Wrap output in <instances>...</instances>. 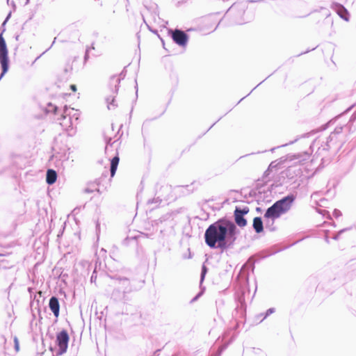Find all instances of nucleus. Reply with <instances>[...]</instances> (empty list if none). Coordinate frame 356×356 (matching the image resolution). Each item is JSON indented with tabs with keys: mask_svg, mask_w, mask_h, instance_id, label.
Returning a JSON list of instances; mask_svg holds the SVG:
<instances>
[{
	"mask_svg": "<svg viewBox=\"0 0 356 356\" xmlns=\"http://www.w3.org/2000/svg\"><path fill=\"white\" fill-rule=\"evenodd\" d=\"M238 233L232 221L220 218L207 228L204 241L210 248L225 250L234 244Z\"/></svg>",
	"mask_w": 356,
	"mask_h": 356,
	"instance_id": "1",
	"label": "nucleus"
},
{
	"mask_svg": "<svg viewBox=\"0 0 356 356\" xmlns=\"http://www.w3.org/2000/svg\"><path fill=\"white\" fill-rule=\"evenodd\" d=\"M72 112H74L73 108L65 106L60 117L56 119L63 129L66 131L68 136H73L76 134V129L73 127L74 122L72 118Z\"/></svg>",
	"mask_w": 356,
	"mask_h": 356,
	"instance_id": "2",
	"label": "nucleus"
},
{
	"mask_svg": "<svg viewBox=\"0 0 356 356\" xmlns=\"http://www.w3.org/2000/svg\"><path fill=\"white\" fill-rule=\"evenodd\" d=\"M115 289L112 293V296L115 300H122L125 298V294L132 291V286L130 280L127 277H118L115 278Z\"/></svg>",
	"mask_w": 356,
	"mask_h": 356,
	"instance_id": "3",
	"label": "nucleus"
},
{
	"mask_svg": "<svg viewBox=\"0 0 356 356\" xmlns=\"http://www.w3.org/2000/svg\"><path fill=\"white\" fill-rule=\"evenodd\" d=\"M53 150L54 154L51 159L54 161L56 166L58 168L64 167V163L68 161L70 159V148L67 146L60 148L56 145L53 147Z\"/></svg>",
	"mask_w": 356,
	"mask_h": 356,
	"instance_id": "4",
	"label": "nucleus"
},
{
	"mask_svg": "<svg viewBox=\"0 0 356 356\" xmlns=\"http://www.w3.org/2000/svg\"><path fill=\"white\" fill-rule=\"evenodd\" d=\"M0 63L1 65L2 72L0 75V80L8 72L9 67V60L8 57V49L6 41L2 34H0Z\"/></svg>",
	"mask_w": 356,
	"mask_h": 356,
	"instance_id": "5",
	"label": "nucleus"
},
{
	"mask_svg": "<svg viewBox=\"0 0 356 356\" xmlns=\"http://www.w3.org/2000/svg\"><path fill=\"white\" fill-rule=\"evenodd\" d=\"M69 334L65 330H63L56 334V344L58 347L57 355H63L66 353L68 342H69Z\"/></svg>",
	"mask_w": 356,
	"mask_h": 356,
	"instance_id": "6",
	"label": "nucleus"
},
{
	"mask_svg": "<svg viewBox=\"0 0 356 356\" xmlns=\"http://www.w3.org/2000/svg\"><path fill=\"white\" fill-rule=\"evenodd\" d=\"M249 208L247 206L235 208L234 216L236 224L239 227H245L247 225V220L244 216L249 212Z\"/></svg>",
	"mask_w": 356,
	"mask_h": 356,
	"instance_id": "7",
	"label": "nucleus"
},
{
	"mask_svg": "<svg viewBox=\"0 0 356 356\" xmlns=\"http://www.w3.org/2000/svg\"><path fill=\"white\" fill-rule=\"evenodd\" d=\"M282 214V212L274 203L272 206L267 209L264 218V219H267L268 225L269 223H271V225H274L275 220L279 218Z\"/></svg>",
	"mask_w": 356,
	"mask_h": 356,
	"instance_id": "8",
	"label": "nucleus"
},
{
	"mask_svg": "<svg viewBox=\"0 0 356 356\" xmlns=\"http://www.w3.org/2000/svg\"><path fill=\"white\" fill-rule=\"evenodd\" d=\"M295 196L293 194L288 195L286 197L276 201L275 204L277 206L280 210L282 212V213H286L290 210L294 200Z\"/></svg>",
	"mask_w": 356,
	"mask_h": 356,
	"instance_id": "9",
	"label": "nucleus"
},
{
	"mask_svg": "<svg viewBox=\"0 0 356 356\" xmlns=\"http://www.w3.org/2000/svg\"><path fill=\"white\" fill-rule=\"evenodd\" d=\"M171 37L173 41L181 47H184L186 45L188 36V35L183 31L179 29H175V31H171Z\"/></svg>",
	"mask_w": 356,
	"mask_h": 356,
	"instance_id": "10",
	"label": "nucleus"
},
{
	"mask_svg": "<svg viewBox=\"0 0 356 356\" xmlns=\"http://www.w3.org/2000/svg\"><path fill=\"white\" fill-rule=\"evenodd\" d=\"M332 8L335 10L341 18L346 22L349 21V13L347 9L339 3H332Z\"/></svg>",
	"mask_w": 356,
	"mask_h": 356,
	"instance_id": "11",
	"label": "nucleus"
},
{
	"mask_svg": "<svg viewBox=\"0 0 356 356\" xmlns=\"http://www.w3.org/2000/svg\"><path fill=\"white\" fill-rule=\"evenodd\" d=\"M310 157V154L305 152L303 153L295 154L293 155H289L287 159L290 161H297L296 163H302V162L308 160Z\"/></svg>",
	"mask_w": 356,
	"mask_h": 356,
	"instance_id": "12",
	"label": "nucleus"
},
{
	"mask_svg": "<svg viewBox=\"0 0 356 356\" xmlns=\"http://www.w3.org/2000/svg\"><path fill=\"white\" fill-rule=\"evenodd\" d=\"M49 307L54 315L58 317L59 316L60 305L58 299L56 296H52L49 299Z\"/></svg>",
	"mask_w": 356,
	"mask_h": 356,
	"instance_id": "13",
	"label": "nucleus"
},
{
	"mask_svg": "<svg viewBox=\"0 0 356 356\" xmlns=\"http://www.w3.org/2000/svg\"><path fill=\"white\" fill-rule=\"evenodd\" d=\"M342 127H337L327 139V146L330 148L333 145V142L337 140V136L342 132Z\"/></svg>",
	"mask_w": 356,
	"mask_h": 356,
	"instance_id": "14",
	"label": "nucleus"
},
{
	"mask_svg": "<svg viewBox=\"0 0 356 356\" xmlns=\"http://www.w3.org/2000/svg\"><path fill=\"white\" fill-rule=\"evenodd\" d=\"M57 179V173L54 170L49 169L47 171L46 181L48 184L52 185L54 184Z\"/></svg>",
	"mask_w": 356,
	"mask_h": 356,
	"instance_id": "15",
	"label": "nucleus"
},
{
	"mask_svg": "<svg viewBox=\"0 0 356 356\" xmlns=\"http://www.w3.org/2000/svg\"><path fill=\"white\" fill-rule=\"evenodd\" d=\"M252 227L257 233H261L264 230V225L260 217H255L253 219Z\"/></svg>",
	"mask_w": 356,
	"mask_h": 356,
	"instance_id": "16",
	"label": "nucleus"
},
{
	"mask_svg": "<svg viewBox=\"0 0 356 356\" xmlns=\"http://www.w3.org/2000/svg\"><path fill=\"white\" fill-rule=\"evenodd\" d=\"M120 158L118 155L113 156L112 159L111 160V167H110V172H111V177H113L117 170L118 165L119 164Z\"/></svg>",
	"mask_w": 356,
	"mask_h": 356,
	"instance_id": "17",
	"label": "nucleus"
},
{
	"mask_svg": "<svg viewBox=\"0 0 356 356\" xmlns=\"http://www.w3.org/2000/svg\"><path fill=\"white\" fill-rule=\"evenodd\" d=\"M120 83V78L118 76H113L111 77L110 81L111 86H113L114 88H112V92L114 94H117L118 91V86Z\"/></svg>",
	"mask_w": 356,
	"mask_h": 356,
	"instance_id": "18",
	"label": "nucleus"
},
{
	"mask_svg": "<svg viewBox=\"0 0 356 356\" xmlns=\"http://www.w3.org/2000/svg\"><path fill=\"white\" fill-rule=\"evenodd\" d=\"M106 101L108 110H112L116 108L117 104H115V96L107 97Z\"/></svg>",
	"mask_w": 356,
	"mask_h": 356,
	"instance_id": "19",
	"label": "nucleus"
},
{
	"mask_svg": "<svg viewBox=\"0 0 356 356\" xmlns=\"http://www.w3.org/2000/svg\"><path fill=\"white\" fill-rule=\"evenodd\" d=\"M140 236H145V237H147V234H143V233H140V235L138 236H128L127 238H125V240L124 241V243L126 244V245H128L129 244V241L130 240H137L138 237Z\"/></svg>",
	"mask_w": 356,
	"mask_h": 356,
	"instance_id": "20",
	"label": "nucleus"
},
{
	"mask_svg": "<svg viewBox=\"0 0 356 356\" xmlns=\"http://www.w3.org/2000/svg\"><path fill=\"white\" fill-rule=\"evenodd\" d=\"M218 26V24L217 25H213L211 26L210 28L209 29H204V28H202V31L205 32L206 33H211V32H213V31H215L216 29Z\"/></svg>",
	"mask_w": 356,
	"mask_h": 356,
	"instance_id": "21",
	"label": "nucleus"
},
{
	"mask_svg": "<svg viewBox=\"0 0 356 356\" xmlns=\"http://www.w3.org/2000/svg\"><path fill=\"white\" fill-rule=\"evenodd\" d=\"M79 117V113L77 112V111H75L74 109V112H72V121H77Z\"/></svg>",
	"mask_w": 356,
	"mask_h": 356,
	"instance_id": "22",
	"label": "nucleus"
},
{
	"mask_svg": "<svg viewBox=\"0 0 356 356\" xmlns=\"http://www.w3.org/2000/svg\"><path fill=\"white\" fill-rule=\"evenodd\" d=\"M298 140V138H296L295 140H293V141H291L289 142V143H286L284 145H280V146H278L277 147H273L272 149H270V152H273L277 148H280V147H285L286 145H292L295 142H296Z\"/></svg>",
	"mask_w": 356,
	"mask_h": 356,
	"instance_id": "23",
	"label": "nucleus"
},
{
	"mask_svg": "<svg viewBox=\"0 0 356 356\" xmlns=\"http://www.w3.org/2000/svg\"><path fill=\"white\" fill-rule=\"evenodd\" d=\"M265 225H266V229H268L270 232H273L275 230V227H274V225H271V223H269L268 225H267V219H265Z\"/></svg>",
	"mask_w": 356,
	"mask_h": 356,
	"instance_id": "24",
	"label": "nucleus"
},
{
	"mask_svg": "<svg viewBox=\"0 0 356 356\" xmlns=\"http://www.w3.org/2000/svg\"><path fill=\"white\" fill-rule=\"evenodd\" d=\"M275 312V309L274 308H270L268 309L266 314H265V316H264L263 319L266 318L267 316H268L269 315H270L271 314L274 313Z\"/></svg>",
	"mask_w": 356,
	"mask_h": 356,
	"instance_id": "25",
	"label": "nucleus"
},
{
	"mask_svg": "<svg viewBox=\"0 0 356 356\" xmlns=\"http://www.w3.org/2000/svg\"><path fill=\"white\" fill-rule=\"evenodd\" d=\"M95 191H99L97 188H95V189H92V188H86L84 189V192L86 193H93Z\"/></svg>",
	"mask_w": 356,
	"mask_h": 356,
	"instance_id": "26",
	"label": "nucleus"
},
{
	"mask_svg": "<svg viewBox=\"0 0 356 356\" xmlns=\"http://www.w3.org/2000/svg\"><path fill=\"white\" fill-rule=\"evenodd\" d=\"M207 272V268L204 266H203L201 273V280H203L204 278L205 273Z\"/></svg>",
	"mask_w": 356,
	"mask_h": 356,
	"instance_id": "27",
	"label": "nucleus"
},
{
	"mask_svg": "<svg viewBox=\"0 0 356 356\" xmlns=\"http://www.w3.org/2000/svg\"><path fill=\"white\" fill-rule=\"evenodd\" d=\"M333 215L336 218H338V217H339L341 215V211L339 210L334 209V211H333Z\"/></svg>",
	"mask_w": 356,
	"mask_h": 356,
	"instance_id": "28",
	"label": "nucleus"
},
{
	"mask_svg": "<svg viewBox=\"0 0 356 356\" xmlns=\"http://www.w3.org/2000/svg\"><path fill=\"white\" fill-rule=\"evenodd\" d=\"M225 348V347H221L219 348L218 353H216L215 355H211V356H220L222 352L223 351V350Z\"/></svg>",
	"mask_w": 356,
	"mask_h": 356,
	"instance_id": "29",
	"label": "nucleus"
},
{
	"mask_svg": "<svg viewBox=\"0 0 356 356\" xmlns=\"http://www.w3.org/2000/svg\"><path fill=\"white\" fill-rule=\"evenodd\" d=\"M14 341H15V348L17 350H19V342H18V339L17 337H15Z\"/></svg>",
	"mask_w": 356,
	"mask_h": 356,
	"instance_id": "30",
	"label": "nucleus"
},
{
	"mask_svg": "<svg viewBox=\"0 0 356 356\" xmlns=\"http://www.w3.org/2000/svg\"><path fill=\"white\" fill-rule=\"evenodd\" d=\"M111 142V138H109L108 140L106 142V149H105L106 152H107L108 150V145H110Z\"/></svg>",
	"mask_w": 356,
	"mask_h": 356,
	"instance_id": "31",
	"label": "nucleus"
},
{
	"mask_svg": "<svg viewBox=\"0 0 356 356\" xmlns=\"http://www.w3.org/2000/svg\"><path fill=\"white\" fill-rule=\"evenodd\" d=\"M70 88L74 92L76 91V86L75 85H71Z\"/></svg>",
	"mask_w": 356,
	"mask_h": 356,
	"instance_id": "32",
	"label": "nucleus"
},
{
	"mask_svg": "<svg viewBox=\"0 0 356 356\" xmlns=\"http://www.w3.org/2000/svg\"><path fill=\"white\" fill-rule=\"evenodd\" d=\"M160 351V349L156 350V351H154V355L152 356H158L159 355Z\"/></svg>",
	"mask_w": 356,
	"mask_h": 356,
	"instance_id": "33",
	"label": "nucleus"
},
{
	"mask_svg": "<svg viewBox=\"0 0 356 356\" xmlns=\"http://www.w3.org/2000/svg\"><path fill=\"white\" fill-rule=\"evenodd\" d=\"M88 57H89L88 53V51H86V54L84 56V60H85V62L88 60Z\"/></svg>",
	"mask_w": 356,
	"mask_h": 356,
	"instance_id": "34",
	"label": "nucleus"
},
{
	"mask_svg": "<svg viewBox=\"0 0 356 356\" xmlns=\"http://www.w3.org/2000/svg\"><path fill=\"white\" fill-rule=\"evenodd\" d=\"M200 296V293L197 294L193 300H192V302L193 301H195L198 298L199 296Z\"/></svg>",
	"mask_w": 356,
	"mask_h": 356,
	"instance_id": "35",
	"label": "nucleus"
},
{
	"mask_svg": "<svg viewBox=\"0 0 356 356\" xmlns=\"http://www.w3.org/2000/svg\"><path fill=\"white\" fill-rule=\"evenodd\" d=\"M236 7V5L235 4H233L229 9V10H232L234 9V8Z\"/></svg>",
	"mask_w": 356,
	"mask_h": 356,
	"instance_id": "36",
	"label": "nucleus"
},
{
	"mask_svg": "<svg viewBox=\"0 0 356 356\" xmlns=\"http://www.w3.org/2000/svg\"><path fill=\"white\" fill-rule=\"evenodd\" d=\"M96 279V277L94 276V273L91 276V282H93Z\"/></svg>",
	"mask_w": 356,
	"mask_h": 356,
	"instance_id": "37",
	"label": "nucleus"
},
{
	"mask_svg": "<svg viewBox=\"0 0 356 356\" xmlns=\"http://www.w3.org/2000/svg\"><path fill=\"white\" fill-rule=\"evenodd\" d=\"M54 112H55V113H56L57 110H58V108H57L56 106H54Z\"/></svg>",
	"mask_w": 356,
	"mask_h": 356,
	"instance_id": "38",
	"label": "nucleus"
},
{
	"mask_svg": "<svg viewBox=\"0 0 356 356\" xmlns=\"http://www.w3.org/2000/svg\"><path fill=\"white\" fill-rule=\"evenodd\" d=\"M204 21H205V22H210V19H209V18L205 19Z\"/></svg>",
	"mask_w": 356,
	"mask_h": 356,
	"instance_id": "39",
	"label": "nucleus"
},
{
	"mask_svg": "<svg viewBox=\"0 0 356 356\" xmlns=\"http://www.w3.org/2000/svg\"><path fill=\"white\" fill-rule=\"evenodd\" d=\"M56 40V38H54V41H53V42H52L51 46L54 44V42H55V40Z\"/></svg>",
	"mask_w": 356,
	"mask_h": 356,
	"instance_id": "40",
	"label": "nucleus"
},
{
	"mask_svg": "<svg viewBox=\"0 0 356 356\" xmlns=\"http://www.w3.org/2000/svg\"><path fill=\"white\" fill-rule=\"evenodd\" d=\"M265 152H266V151L265 150V151H262V152H257V154H260V153Z\"/></svg>",
	"mask_w": 356,
	"mask_h": 356,
	"instance_id": "41",
	"label": "nucleus"
},
{
	"mask_svg": "<svg viewBox=\"0 0 356 356\" xmlns=\"http://www.w3.org/2000/svg\"><path fill=\"white\" fill-rule=\"evenodd\" d=\"M8 17H9V15ZM8 18V17H7L6 19L4 21L3 24L6 23V21H7Z\"/></svg>",
	"mask_w": 356,
	"mask_h": 356,
	"instance_id": "42",
	"label": "nucleus"
},
{
	"mask_svg": "<svg viewBox=\"0 0 356 356\" xmlns=\"http://www.w3.org/2000/svg\"><path fill=\"white\" fill-rule=\"evenodd\" d=\"M261 84V82H259V83L257 84V86H259Z\"/></svg>",
	"mask_w": 356,
	"mask_h": 356,
	"instance_id": "43",
	"label": "nucleus"
},
{
	"mask_svg": "<svg viewBox=\"0 0 356 356\" xmlns=\"http://www.w3.org/2000/svg\"><path fill=\"white\" fill-rule=\"evenodd\" d=\"M261 84V82H259V83L257 84V86H259Z\"/></svg>",
	"mask_w": 356,
	"mask_h": 356,
	"instance_id": "44",
	"label": "nucleus"
},
{
	"mask_svg": "<svg viewBox=\"0 0 356 356\" xmlns=\"http://www.w3.org/2000/svg\"><path fill=\"white\" fill-rule=\"evenodd\" d=\"M261 84V82H259V83L257 84V86H259Z\"/></svg>",
	"mask_w": 356,
	"mask_h": 356,
	"instance_id": "45",
	"label": "nucleus"
},
{
	"mask_svg": "<svg viewBox=\"0 0 356 356\" xmlns=\"http://www.w3.org/2000/svg\"><path fill=\"white\" fill-rule=\"evenodd\" d=\"M261 84V82H259V83L257 84V86H259Z\"/></svg>",
	"mask_w": 356,
	"mask_h": 356,
	"instance_id": "46",
	"label": "nucleus"
},
{
	"mask_svg": "<svg viewBox=\"0 0 356 356\" xmlns=\"http://www.w3.org/2000/svg\"><path fill=\"white\" fill-rule=\"evenodd\" d=\"M244 98H245V97L241 98V100H240L238 102H241L242 100H243V99H244Z\"/></svg>",
	"mask_w": 356,
	"mask_h": 356,
	"instance_id": "47",
	"label": "nucleus"
},
{
	"mask_svg": "<svg viewBox=\"0 0 356 356\" xmlns=\"http://www.w3.org/2000/svg\"><path fill=\"white\" fill-rule=\"evenodd\" d=\"M172 356H177V355H172Z\"/></svg>",
	"mask_w": 356,
	"mask_h": 356,
	"instance_id": "48",
	"label": "nucleus"
}]
</instances>
